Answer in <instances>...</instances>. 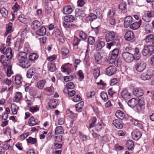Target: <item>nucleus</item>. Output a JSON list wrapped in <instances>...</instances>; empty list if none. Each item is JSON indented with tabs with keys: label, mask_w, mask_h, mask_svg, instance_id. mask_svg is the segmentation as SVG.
Returning a JSON list of instances; mask_svg holds the SVG:
<instances>
[{
	"label": "nucleus",
	"mask_w": 154,
	"mask_h": 154,
	"mask_svg": "<svg viewBox=\"0 0 154 154\" xmlns=\"http://www.w3.org/2000/svg\"><path fill=\"white\" fill-rule=\"evenodd\" d=\"M146 65V63L144 61L140 60L137 62L135 67L137 71L141 72L145 69Z\"/></svg>",
	"instance_id": "f257e3e1"
},
{
	"label": "nucleus",
	"mask_w": 154,
	"mask_h": 154,
	"mask_svg": "<svg viewBox=\"0 0 154 154\" xmlns=\"http://www.w3.org/2000/svg\"><path fill=\"white\" fill-rule=\"evenodd\" d=\"M154 53V49L151 45L144 46L142 51V54L144 56H146L148 54L151 55Z\"/></svg>",
	"instance_id": "f03ea898"
},
{
	"label": "nucleus",
	"mask_w": 154,
	"mask_h": 154,
	"mask_svg": "<svg viewBox=\"0 0 154 154\" xmlns=\"http://www.w3.org/2000/svg\"><path fill=\"white\" fill-rule=\"evenodd\" d=\"M153 70L149 69L146 72L143 73L140 76L141 79L144 81L149 80L151 78L153 75Z\"/></svg>",
	"instance_id": "7ed1b4c3"
},
{
	"label": "nucleus",
	"mask_w": 154,
	"mask_h": 154,
	"mask_svg": "<svg viewBox=\"0 0 154 154\" xmlns=\"http://www.w3.org/2000/svg\"><path fill=\"white\" fill-rule=\"evenodd\" d=\"M122 56L125 61L128 63L131 62L134 60L133 54L128 52H124L122 53Z\"/></svg>",
	"instance_id": "20e7f679"
},
{
	"label": "nucleus",
	"mask_w": 154,
	"mask_h": 154,
	"mask_svg": "<svg viewBox=\"0 0 154 154\" xmlns=\"http://www.w3.org/2000/svg\"><path fill=\"white\" fill-rule=\"evenodd\" d=\"M19 66L24 68H28L30 66L31 64L28 58L18 62Z\"/></svg>",
	"instance_id": "39448f33"
},
{
	"label": "nucleus",
	"mask_w": 154,
	"mask_h": 154,
	"mask_svg": "<svg viewBox=\"0 0 154 154\" xmlns=\"http://www.w3.org/2000/svg\"><path fill=\"white\" fill-rule=\"evenodd\" d=\"M116 71V68L113 66H110L106 68V74L108 75H111L115 74Z\"/></svg>",
	"instance_id": "423d86ee"
},
{
	"label": "nucleus",
	"mask_w": 154,
	"mask_h": 154,
	"mask_svg": "<svg viewBox=\"0 0 154 154\" xmlns=\"http://www.w3.org/2000/svg\"><path fill=\"white\" fill-rule=\"evenodd\" d=\"M133 18L130 16H127L124 19V26L125 28L129 27L132 22Z\"/></svg>",
	"instance_id": "0eeeda50"
},
{
	"label": "nucleus",
	"mask_w": 154,
	"mask_h": 154,
	"mask_svg": "<svg viewBox=\"0 0 154 154\" xmlns=\"http://www.w3.org/2000/svg\"><path fill=\"white\" fill-rule=\"evenodd\" d=\"M116 34L113 32L107 33L105 35L106 41L107 42L112 41L115 37Z\"/></svg>",
	"instance_id": "6e6552de"
},
{
	"label": "nucleus",
	"mask_w": 154,
	"mask_h": 154,
	"mask_svg": "<svg viewBox=\"0 0 154 154\" xmlns=\"http://www.w3.org/2000/svg\"><path fill=\"white\" fill-rule=\"evenodd\" d=\"M27 54L25 52H20L17 55L16 58L18 62L27 58Z\"/></svg>",
	"instance_id": "1a4fd4ad"
},
{
	"label": "nucleus",
	"mask_w": 154,
	"mask_h": 154,
	"mask_svg": "<svg viewBox=\"0 0 154 154\" xmlns=\"http://www.w3.org/2000/svg\"><path fill=\"white\" fill-rule=\"evenodd\" d=\"M124 38L127 41H131L134 38V33L131 31H128L126 32Z\"/></svg>",
	"instance_id": "9d476101"
},
{
	"label": "nucleus",
	"mask_w": 154,
	"mask_h": 154,
	"mask_svg": "<svg viewBox=\"0 0 154 154\" xmlns=\"http://www.w3.org/2000/svg\"><path fill=\"white\" fill-rule=\"evenodd\" d=\"M36 69L35 68L31 67L29 68L28 70L26 76L27 78L30 79L33 76L36 72Z\"/></svg>",
	"instance_id": "9b49d317"
},
{
	"label": "nucleus",
	"mask_w": 154,
	"mask_h": 154,
	"mask_svg": "<svg viewBox=\"0 0 154 154\" xmlns=\"http://www.w3.org/2000/svg\"><path fill=\"white\" fill-rule=\"evenodd\" d=\"M119 40L118 38H116L114 40L110 43H107L106 45L107 48L110 49L111 47L114 45L118 46L119 44Z\"/></svg>",
	"instance_id": "f8f14e48"
},
{
	"label": "nucleus",
	"mask_w": 154,
	"mask_h": 154,
	"mask_svg": "<svg viewBox=\"0 0 154 154\" xmlns=\"http://www.w3.org/2000/svg\"><path fill=\"white\" fill-rule=\"evenodd\" d=\"M73 11V9L71 6L69 5L64 6L63 8V13L65 14H69Z\"/></svg>",
	"instance_id": "ddd939ff"
},
{
	"label": "nucleus",
	"mask_w": 154,
	"mask_h": 154,
	"mask_svg": "<svg viewBox=\"0 0 154 154\" xmlns=\"http://www.w3.org/2000/svg\"><path fill=\"white\" fill-rule=\"evenodd\" d=\"M94 57L95 62L97 64H99L102 63L103 57L99 53H95L94 55Z\"/></svg>",
	"instance_id": "4468645a"
},
{
	"label": "nucleus",
	"mask_w": 154,
	"mask_h": 154,
	"mask_svg": "<svg viewBox=\"0 0 154 154\" xmlns=\"http://www.w3.org/2000/svg\"><path fill=\"white\" fill-rule=\"evenodd\" d=\"M113 125L118 129H121L123 127V124L122 122L119 119L114 120L112 122Z\"/></svg>",
	"instance_id": "2eb2a0df"
},
{
	"label": "nucleus",
	"mask_w": 154,
	"mask_h": 154,
	"mask_svg": "<svg viewBox=\"0 0 154 154\" xmlns=\"http://www.w3.org/2000/svg\"><path fill=\"white\" fill-rule=\"evenodd\" d=\"M22 94L20 92H16L14 97L13 101L16 102H18L22 99Z\"/></svg>",
	"instance_id": "dca6fc26"
},
{
	"label": "nucleus",
	"mask_w": 154,
	"mask_h": 154,
	"mask_svg": "<svg viewBox=\"0 0 154 154\" xmlns=\"http://www.w3.org/2000/svg\"><path fill=\"white\" fill-rule=\"evenodd\" d=\"M46 33V29L43 26H41L40 29L36 32V34L37 35L42 36L45 35Z\"/></svg>",
	"instance_id": "f3484780"
},
{
	"label": "nucleus",
	"mask_w": 154,
	"mask_h": 154,
	"mask_svg": "<svg viewBox=\"0 0 154 154\" xmlns=\"http://www.w3.org/2000/svg\"><path fill=\"white\" fill-rule=\"evenodd\" d=\"M121 95L122 98L126 100L130 98L131 94L127 90L125 89L121 92Z\"/></svg>",
	"instance_id": "a211bd4d"
},
{
	"label": "nucleus",
	"mask_w": 154,
	"mask_h": 154,
	"mask_svg": "<svg viewBox=\"0 0 154 154\" xmlns=\"http://www.w3.org/2000/svg\"><path fill=\"white\" fill-rule=\"evenodd\" d=\"M119 8L122 13H125L127 12L126 3L122 2L119 5Z\"/></svg>",
	"instance_id": "6ab92c4d"
},
{
	"label": "nucleus",
	"mask_w": 154,
	"mask_h": 154,
	"mask_svg": "<svg viewBox=\"0 0 154 154\" xmlns=\"http://www.w3.org/2000/svg\"><path fill=\"white\" fill-rule=\"evenodd\" d=\"M141 20L140 19L138 22H135L131 24L130 28L134 30L137 29L140 27L141 23Z\"/></svg>",
	"instance_id": "aec40b11"
},
{
	"label": "nucleus",
	"mask_w": 154,
	"mask_h": 154,
	"mask_svg": "<svg viewBox=\"0 0 154 154\" xmlns=\"http://www.w3.org/2000/svg\"><path fill=\"white\" fill-rule=\"evenodd\" d=\"M133 94L137 97H139L143 95V91L141 89L137 88L133 91Z\"/></svg>",
	"instance_id": "412c9836"
},
{
	"label": "nucleus",
	"mask_w": 154,
	"mask_h": 154,
	"mask_svg": "<svg viewBox=\"0 0 154 154\" xmlns=\"http://www.w3.org/2000/svg\"><path fill=\"white\" fill-rule=\"evenodd\" d=\"M145 102L142 100H140L136 106L137 110L140 111L144 109Z\"/></svg>",
	"instance_id": "4be33fe9"
},
{
	"label": "nucleus",
	"mask_w": 154,
	"mask_h": 154,
	"mask_svg": "<svg viewBox=\"0 0 154 154\" xmlns=\"http://www.w3.org/2000/svg\"><path fill=\"white\" fill-rule=\"evenodd\" d=\"M55 34L56 36L58 38L60 42H64L65 40L62 36V35L61 33L60 30L59 29H57L55 31Z\"/></svg>",
	"instance_id": "5701e85b"
},
{
	"label": "nucleus",
	"mask_w": 154,
	"mask_h": 154,
	"mask_svg": "<svg viewBox=\"0 0 154 154\" xmlns=\"http://www.w3.org/2000/svg\"><path fill=\"white\" fill-rule=\"evenodd\" d=\"M61 69L62 72H65L67 74H69L71 72V69L68 67L66 64L62 65Z\"/></svg>",
	"instance_id": "b1692460"
},
{
	"label": "nucleus",
	"mask_w": 154,
	"mask_h": 154,
	"mask_svg": "<svg viewBox=\"0 0 154 154\" xmlns=\"http://www.w3.org/2000/svg\"><path fill=\"white\" fill-rule=\"evenodd\" d=\"M126 145L128 149L129 150H133L134 149V143L132 140H129L126 143Z\"/></svg>",
	"instance_id": "393cba45"
},
{
	"label": "nucleus",
	"mask_w": 154,
	"mask_h": 154,
	"mask_svg": "<svg viewBox=\"0 0 154 154\" xmlns=\"http://www.w3.org/2000/svg\"><path fill=\"white\" fill-rule=\"evenodd\" d=\"M132 136L133 139L136 140H138L142 136V134L140 131H134L132 134Z\"/></svg>",
	"instance_id": "a878e982"
},
{
	"label": "nucleus",
	"mask_w": 154,
	"mask_h": 154,
	"mask_svg": "<svg viewBox=\"0 0 154 154\" xmlns=\"http://www.w3.org/2000/svg\"><path fill=\"white\" fill-rule=\"evenodd\" d=\"M7 59L11 60L12 57V54L11 49L9 48H7L5 52V54Z\"/></svg>",
	"instance_id": "bb28decb"
},
{
	"label": "nucleus",
	"mask_w": 154,
	"mask_h": 154,
	"mask_svg": "<svg viewBox=\"0 0 154 154\" xmlns=\"http://www.w3.org/2000/svg\"><path fill=\"white\" fill-rule=\"evenodd\" d=\"M105 45V44L103 41H99L97 42L96 50L97 51H100Z\"/></svg>",
	"instance_id": "cd10ccee"
},
{
	"label": "nucleus",
	"mask_w": 154,
	"mask_h": 154,
	"mask_svg": "<svg viewBox=\"0 0 154 154\" xmlns=\"http://www.w3.org/2000/svg\"><path fill=\"white\" fill-rule=\"evenodd\" d=\"M138 101L134 98L130 100L128 102V106L131 108L134 107L137 105Z\"/></svg>",
	"instance_id": "c85d7f7f"
},
{
	"label": "nucleus",
	"mask_w": 154,
	"mask_h": 154,
	"mask_svg": "<svg viewBox=\"0 0 154 154\" xmlns=\"http://www.w3.org/2000/svg\"><path fill=\"white\" fill-rule=\"evenodd\" d=\"M37 120L35 119L33 116L31 117L29 120L28 124L30 126H32L35 125H38Z\"/></svg>",
	"instance_id": "c756f323"
},
{
	"label": "nucleus",
	"mask_w": 154,
	"mask_h": 154,
	"mask_svg": "<svg viewBox=\"0 0 154 154\" xmlns=\"http://www.w3.org/2000/svg\"><path fill=\"white\" fill-rule=\"evenodd\" d=\"M115 116L121 120L124 119L125 117L124 113L120 110H118L116 112Z\"/></svg>",
	"instance_id": "7c9ffc66"
},
{
	"label": "nucleus",
	"mask_w": 154,
	"mask_h": 154,
	"mask_svg": "<svg viewBox=\"0 0 154 154\" xmlns=\"http://www.w3.org/2000/svg\"><path fill=\"white\" fill-rule=\"evenodd\" d=\"M154 39V36L153 34H149L146 36L144 41L146 43L151 42Z\"/></svg>",
	"instance_id": "2f4dec72"
},
{
	"label": "nucleus",
	"mask_w": 154,
	"mask_h": 154,
	"mask_svg": "<svg viewBox=\"0 0 154 154\" xmlns=\"http://www.w3.org/2000/svg\"><path fill=\"white\" fill-rule=\"evenodd\" d=\"M13 31L12 23L9 22L6 26V31L5 33V36H6L8 33H11Z\"/></svg>",
	"instance_id": "473e14b6"
},
{
	"label": "nucleus",
	"mask_w": 154,
	"mask_h": 154,
	"mask_svg": "<svg viewBox=\"0 0 154 154\" xmlns=\"http://www.w3.org/2000/svg\"><path fill=\"white\" fill-rule=\"evenodd\" d=\"M64 131L63 127L61 126L57 127L55 130L56 134H62L64 133Z\"/></svg>",
	"instance_id": "72a5a7b5"
},
{
	"label": "nucleus",
	"mask_w": 154,
	"mask_h": 154,
	"mask_svg": "<svg viewBox=\"0 0 154 154\" xmlns=\"http://www.w3.org/2000/svg\"><path fill=\"white\" fill-rule=\"evenodd\" d=\"M46 83V81L45 80H40L37 83L36 86L39 89H42L44 88Z\"/></svg>",
	"instance_id": "f704fd0d"
},
{
	"label": "nucleus",
	"mask_w": 154,
	"mask_h": 154,
	"mask_svg": "<svg viewBox=\"0 0 154 154\" xmlns=\"http://www.w3.org/2000/svg\"><path fill=\"white\" fill-rule=\"evenodd\" d=\"M76 19V18H74V17L72 15L65 16L64 18V20L65 21L68 22H72L74 20H75Z\"/></svg>",
	"instance_id": "c9c22d12"
},
{
	"label": "nucleus",
	"mask_w": 154,
	"mask_h": 154,
	"mask_svg": "<svg viewBox=\"0 0 154 154\" xmlns=\"http://www.w3.org/2000/svg\"><path fill=\"white\" fill-rule=\"evenodd\" d=\"M57 102L56 100H53L50 101L49 102V107L51 109L55 108L57 106Z\"/></svg>",
	"instance_id": "e433bc0d"
},
{
	"label": "nucleus",
	"mask_w": 154,
	"mask_h": 154,
	"mask_svg": "<svg viewBox=\"0 0 154 154\" xmlns=\"http://www.w3.org/2000/svg\"><path fill=\"white\" fill-rule=\"evenodd\" d=\"M116 58L112 57V55L109 56L106 58V61L109 63L111 64L114 63L116 60Z\"/></svg>",
	"instance_id": "4c0bfd02"
},
{
	"label": "nucleus",
	"mask_w": 154,
	"mask_h": 154,
	"mask_svg": "<svg viewBox=\"0 0 154 154\" xmlns=\"http://www.w3.org/2000/svg\"><path fill=\"white\" fill-rule=\"evenodd\" d=\"M85 14L84 12L79 9H76L75 11V15L76 17L79 16L84 17Z\"/></svg>",
	"instance_id": "58836bf2"
},
{
	"label": "nucleus",
	"mask_w": 154,
	"mask_h": 154,
	"mask_svg": "<svg viewBox=\"0 0 154 154\" xmlns=\"http://www.w3.org/2000/svg\"><path fill=\"white\" fill-rule=\"evenodd\" d=\"M32 27L33 29H36L41 26L42 24L41 22L38 20L34 21L32 23Z\"/></svg>",
	"instance_id": "ea45409f"
},
{
	"label": "nucleus",
	"mask_w": 154,
	"mask_h": 154,
	"mask_svg": "<svg viewBox=\"0 0 154 154\" xmlns=\"http://www.w3.org/2000/svg\"><path fill=\"white\" fill-rule=\"evenodd\" d=\"M97 18V16L93 13H90L86 18L87 21H93Z\"/></svg>",
	"instance_id": "a19ab883"
},
{
	"label": "nucleus",
	"mask_w": 154,
	"mask_h": 154,
	"mask_svg": "<svg viewBox=\"0 0 154 154\" xmlns=\"http://www.w3.org/2000/svg\"><path fill=\"white\" fill-rule=\"evenodd\" d=\"M18 19L20 21L24 23H26L28 22L27 19L23 14H21L20 15Z\"/></svg>",
	"instance_id": "79ce46f5"
},
{
	"label": "nucleus",
	"mask_w": 154,
	"mask_h": 154,
	"mask_svg": "<svg viewBox=\"0 0 154 154\" xmlns=\"http://www.w3.org/2000/svg\"><path fill=\"white\" fill-rule=\"evenodd\" d=\"M12 113L14 115L17 114L19 107L14 103H13L11 106Z\"/></svg>",
	"instance_id": "37998d69"
},
{
	"label": "nucleus",
	"mask_w": 154,
	"mask_h": 154,
	"mask_svg": "<svg viewBox=\"0 0 154 154\" xmlns=\"http://www.w3.org/2000/svg\"><path fill=\"white\" fill-rule=\"evenodd\" d=\"M75 76L73 74L69 76H65L64 77V80L65 82L71 81L75 79Z\"/></svg>",
	"instance_id": "c03bdc74"
},
{
	"label": "nucleus",
	"mask_w": 154,
	"mask_h": 154,
	"mask_svg": "<svg viewBox=\"0 0 154 154\" xmlns=\"http://www.w3.org/2000/svg\"><path fill=\"white\" fill-rule=\"evenodd\" d=\"M79 37L83 40L86 39L88 37L87 34L83 31H80L79 33Z\"/></svg>",
	"instance_id": "a18cd8bd"
},
{
	"label": "nucleus",
	"mask_w": 154,
	"mask_h": 154,
	"mask_svg": "<svg viewBox=\"0 0 154 154\" xmlns=\"http://www.w3.org/2000/svg\"><path fill=\"white\" fill-rule=\"evenodd\" d=\"M0 12L2 16L7 18L8 15V11L5 8H2L0 9Z\"/></svg>",
	"instance_id": "49530a36"
},
{
	"label": "nucleus",
	"mask_w": 154,
	"mask_h": 154,
	"mask_svg": "<svg viewBox=\"0 0 154 154\" xmlns=\"http://www.w3.org/2000/svg\"><path fill=\"white\" fill-rule=\"evenodd\" d=\"M38 57V55L36 53H31L29 56V59L30 60L33 61L36 60Z\"/></svg>",
	"instance_id": "de8ad7c7"
},
{
	"label": "nucleus",
	"mask_w": 154,
	"mask_h": 154,
	"mask_svg": "<svg viewBox=\"0 0 154 154\" xmlns=\"http://www.w3.org/2000/svg\"><path fill=\"white\" fill-rule=\"evenodd\" d=\"M48 68L49 70L51 72H54L56 70L55 64L52 63H50L48 64Z\"/></svg>",
	"instance_id": "09e8293b"
},
{
	"label": "nucleus",
	"mask_w": 154,
	"mask_h": 154,
	"mask_svg": "<svg viewBox=\"0 0 154 154\" xmlns=\"http://www.w3.org/2000/svg\"><path fill=\"white\" fill-rule=\"evenodd\" d=\"M26 140L28 143H30L32 144H35L37 142L36 139L32 137H29L28 138L26 139Z\"/></svg>",
	"instance_id": "8fccbe9b"
},
{
	"label": "nucleus",
	"mask_w": 154,
	"mask_h": 154,
	"mask_svg": "<svg viewBox=\"0 0 154 154\" xmlns=\"http://www.w3.org/2000/svg\"><path fill=\"white\" fill-rule=\"evenodd\" d=\"M119 49L118 48H115L112 51L111 55H112L114 58L115 57L116 58L119 55Z\"/></svg>",
	"instance_id": "3c124183"
},
{
	"label": "nucleus",
	"mask_w": 154,
	"mask_h": 154,
	"mask_svg": "<svg viewBox=\"0 0 154 154\" xmlns=\"http://www.w3.org/2000/svg\"><path fill=\"white\" fill-rule=\"evenodd\" d=\"M53 138L55 142L60 143L62 141V136L61 135L54 136Z\"/></svg>",
	"instance_id": "603ef678"
},
{
	"label": "nucleus",
	"mask_w": 154,
	"mask_h": 154,
	"mask_svg": "<svg viewBox=\"0 0 154 154\" xmlns=\"http://www.w3.org/2000/svg\"><path fill=\"white\" fill-rule=\"evenodd\" d=\"M100 97L105 102L107 101L108 99V97L107 94L103 91L101 93Z\"/></svg>",
	"instance_id": "864d4df0"
},
{
	"label": "nucleus",
	"mask_w": 154,
	"mask_h": 154,
	"mask_svg": "<svg viewBox=\"0 0 154 154\" xmlns=\"http://www.w3.org/2000/svg\"><path fill=\"white\" fill-rule=\"evenodd\" d=\"M15 81L17 85H18L21 84L22 81L21 76L18 75L16 76L15 78Z\"/></svg>",
	"instance_id": "5fc2aeb1"
},
{
	"label": "nucleus",
	"mask_w": 154,
	"mask_h": 154,
	"mask_svg": "<svg viewBox=\"0 0 154 154\" xmlns=\"http://www.w3.org/2000/svg\"><path fill=\"white\" fill-rule=\"evenodd\" d=\"M10 60H6L5 59L3 60V62L1 63L4 66H7L8 67L9 66H11L10 65Z\"/></svg>",
	"instance_id": "6e6d98bb"
},
{
	"label": "nucleus",
	"mask_w": 154,
	"mask_h": 154,
	"mask_svg": "<svg viewBox=\"0 0 154 154\" xmlns=\"http://www.w3.org/2000/svg\"><path fill=\"white\" fill-rule=\"evenodd\" d=\"M12 66H9L8 67L7 70V76L10 77L13 73L11 71Z\"/></svg>",
	"instance_id": "4d7b16f0"
},
{
	"label": "nucleus",
	"mask_w": 154,
	"mask_h": 154,
	"mask_svg": "<svg viewBox=\"0 0 154 154\" xmlns=\"http://www.w3.org/2000/svg\"><path fill=\"white\" fill-rule=\"evenodd\" d=\"M20 7V6L17 3H15L13 6L12 9L14 13L18 11Z\"/></svg>",
	"instance_id": "13d9d810"
},
{
	"label": "nucleus",
	"mask_w": 154,
	"mask_h": 154,
	"mask_svg": "<svg viewBox=\"0 0 154 154\" xmlns=\"http://www.w3.org/2000/svg\"><path fill=\"white\" fill-rule=\"evenodd\" d=\"M100 75V71L99 69H95L93 72V75L95 79H97Z\"/></svg>",
	"instance_id": "bf43d9fd"
},
{
	"label": "nucleus",
	"mask_w": 154,
	"mask_h": 154,
	"mask_svg": "<svg viewBox=\"0 0 154 154\" xmlns=\"http://www.w3.org/2000/svg\"><path fill=\"white\" fill-rule=\"evenodd\" d=\"M115 12L113 9H111L109 11L107 15L108 18H113L114 15L115 14Z\"/></svg>",
	"instance_id": "052dcab7"
},
{
	"label": "nucleus",
	"mask_w": 154,
	"mask_h": 154,
	"mask_svg": "<svg viewBox=\"0 0 154 154\" xmlns=\"http://www.w3.org/2000/svg\"><path fill=\"white\" fill-rule=\"evenodd\" d=\"M21 39H17V41H16L15 45V49L16 51H18L20 49V43L21 42L20 40Z\"/></svg>",
	"instance_id": "680f3d73"
},
{
	"label": "nucleus",
	"mask_w": 154,
	"mask_h": 154,
	"mask_svg": "<svg viewBox=\"0 0 154 154\" xmlns=\"http://www.w3.org/2000/svg\"><path fill=\"white\" fill-rule=\"evenodd\" d=\"M96 118L95 117H94L93 118L92 122L89 125V128H91L94 127L95 124L96 122Z\"/></svg>",
	"instance_id": "e2e57ef3"
},
{
	"label": "nucleus",
	"mask_w": 154,
	"mask_h": 154,
	"mask_svg": "<svg viewBox=\"0 0 154 154\" xmlns=\"http://www.w3.org/2000/svg\"><path fill=\"white\" fill-rule=\"evenodd\" d=\"M39 110V108L37 106H36L35 107H30L29 108V111L32 113L36 112L38 111Z\"/></svg>",
	"instance_id": "0e129e2a"
},
{
	"label": "nucleus",
	"mask_w": 154,
	"mask_h": 154,
	"mask_svg": "<svg viewBox=\"0 0 154 154\" xmlns=\"http://www.w3.org/2000/svg\"><path fill=\"white\" fill-rule=\"evenodd\" d=\"M66 87L68 89H71L74 88L75 85L73 82H69L66 84Z\"/></svg>",
	"instance_id": "69168bd1"
},
{
	"label": "nucleus",
	"mask_w": 154,
	"mask_h": 154,
	"mask_svg": "<svg viewBox=\"0 0 154 154\" xmlns=\"http://www.w3.org/2000/svg\"><path fill=\"white\" fill-rule=\"evenodd\" d=\"M122 62L120 59H117L116 58V60L114 63L115 66L119 67L120 66L122 65Z\"/></svg>",
	"instance_id": "338daca9"
},
{
	"label": "nucleus",
	"mask_w": 154,
	"mask_h": 154,
	"mask_svg": "<svg viewBox=\"0 0 154 154\" xmlns=\"http://www.w3.org/2000/svg\"><path fill=\"white\" fill-rule=\"evenodd\" d=\"M95 42V40L94 37L92 36H89L88 39V43L91 45H93Z\"/></svg>",
	"instance_id": "774afa93"
}]
</instances>
